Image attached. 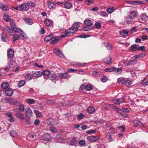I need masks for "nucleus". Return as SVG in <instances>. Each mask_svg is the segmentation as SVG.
I'll use <instances>...</instances> for the list:
<instances>
[{"label": "nucleus", "instance_id": "f257e3e1", "mask_svg": "<svg viewBox=\"0 0 148 148\" xmlns=\"http://www.w3.org/2000/svg\"><path fill=\"white\" fill-rule=\"evenodd\" d=\"M10 25L11 28L15 32H19L21 35L25 39L27 38V36L24 34L23 31L20 29L16 27L15 23L14 20H10Z\"/></svg>", "mask_w": 148, "mask_h": 148}, {"label": "nucleus", "instance_id": "f03ea898", "mask_svg": "<svg viewBox=\"0 0 148 148\" xmlns=\"http://www.w3.org/2000/svg\"><path fill=\"white\" fill-rule=\"evenodd\" d=\"M25 116L29 119L32 116V112L29 107H27L25 110Z\"/></svg>", "mask_w": 148, "mask_h": 148}, {"label": "nucleus", "instance_id": "7ed1b4c3", "mask_svg": "<svg viewBox=\"0 0 148 148\" xmlns=\"http://www.w3.org/2000/svg\"><path fill=\"white\" fill-rule=\"evenodd\" d=\"M21 11H27L29 8V6L27 3H25L20 5Z\"/></svg>", "mask_w": 148, "mask_h": 148}, {"label": "nucleus", "instance_id": "20e7f679", "mask_svg": "<svg viewBox=\"0 0 148 148\" xmlns=\"http://www.w3.org/2000/svg\"><path fill=\"white\" fill-rule=\"evenodd\" d=\"M47 123L51 126L56 125L58 124V123L56 122V120L52 118H49L48 119L47 121Z\"/></svg>", "mask_w": 148, "mask_h": 148}, {"label": "nucleus", "instance_id": "39448f33", "mask_svg": "<svg viewBox=\"0 0 148 148\" xmlns=\"http://www.w3.org/2000/svg\"><path fill=\"white\" fill-rule=\"evenodd\" d=\"M87 139L90 142H93L98 140L99 138L97 136H88Z\"/></svg>", "mask_w": 148, "mask_h": 148}, {"label": "nucleus", "instance_id": "423d86ee", "mask_svg": "<svg viewBox=\"0 0 148 148\" xmlns=\"http://www.w3.org/2000/svg\"><path fill=\"white\" fill-rule=\"evenodd\" d=\"M8 57V59H12L14 56V51L13 49H10L9 50L7 53Z\"/></svg>", "mask_w": 148, "mask_h": 148}, {"label": "nucleus", "instance_id": "0eeeda50", "mask_svg": "<svg viewBox=\"0 0 148 148\" xmlns=\"http://www.w3.org/2000/svg\"><path fill=\"white\" fill-rule=\"evenodd\" d=\"M42 139L45 141L49 140L51 139V136L50 134H44L42 137Z\"/></svg>", "mask_w": 148, "mask_h": 148}, {"label": "nucleus", "instance_id": "6e6552de", "mask_svg": "<svg viewBox=\"0 0 148 148\" xmlns=\"http://www.w3.org/2000/svg\"><path fill=\"white\" fill-rule=\"evenodd\" d=\"M60 36H57L54 38L53 37V38L52 39L53 40L51 41L50 43L54 45L57 42L59 41V38L62 37H60Z\"/></svg>", "mask_w": 148, "mask_h": 148}, {"label": "nucleus", "instance_id": "1a4fd4ad", "mask_svg": "<svg viewBox=\"0 0 148 148\" xmlns=\"http://www.w3.org/2000/svg\"><path fill=\"white\" fill-rule=\"evenodd\" d=\"M5 93L6 95L9 96H11L13 93L12 89L11 88H8L5 91Z\"/></svg>", "mask_w": 148, "mask_h": 148}, {"label": "nucleus", "instance_id": "9d476101", "mask_svg": "<svg viewBox=\"0 0 148 148\" xmlns=\"http://www.w3.org/2000/svg\"><path fill=\"white\" fill-rule=\"evenodd\" d=\"M141 20L143 21H146L148 20V16L145 13L141 14L140 16Z\"/></svg>", "mask_w": 148, "mask_h": 148}, {"label": "nucleus", "instance_id": "9b49d317", "mask_svg": "<svg viewBox=\"0 0 148 148\" xmlns=\"http://www.w3.org/2000/svg\"><path fill=\"white\" fill-rule=\"evenodd\" d=\"M65 34H63V35L60 36V37H64L66 36H69L71 34H72L71 32L70 31V29H68L66 30L65 32Z\"/></svg>", "mask_w": 148, "mask_h": 148}, {"label": "nucleus", "instance_id": "f8f14e48", "mask_svg": "<svg viewBox=\"0 0 148 148\" xmlns=\"http://www.w3.org/2000/svg\"><path fill=\"white\" fill-rule=\"evenodd\" d=\"M112 59L110 56L106 57L104 60V61L107 64L109 65L112 63Z\"/></svg>", "mask_w": 148, "mask_h": 148}, {"label": "nucleus", "instance_id": "ddd939ff", "mask_svg": "<svg viewBox=\"0 0 148 148\" xmlns=\"http://www.w3.org/2000/svg\"><path fill=\"white\" fill-rule=\"evenodd\" d=\"M132 18H131L129 16L125 17V20L127 24H130L132 23L133 20Z\"/></svg>", "mask_w": 148, "mask_h": 148}, {"label": "nucleus", "instance_id": "4468645a", "mask_svg": "<svg viewBox=\"0 0 148 148\" xmlns=\"http://www.w3.org/2000/svg\"><path fill=\"white\" fill-rule=\"evenodd\" d=\"M110 107H111L113 110L116 111L118 112L120 114H122V111L121 109L118 108L115 106H114L113 104H110Z\"/></svg>", "mask_w": 148, "mask_h": 148}, {"label": "nucleus", "instance_id": "2eb2a0df", "mask_svg": "<svg viewBox=\"0 0 148 148\" xmlns=\"http://www.w3.org/2000/svg\"><path fill=\"white\" fill-rule=\"evenodd\" d=\"M69 75V73H61L60 74L58 77L62 79H65Z\"/></svg>", "mask_w": 148, "mask_h": 148}, {"label": "nucleus", "instance_id": "dca6fc26", "mask_svg": "<svg viewBox=\"0 0 148 148\" xmlns=\"http://www.w3.org/2000/svg\"><path fill=\"white\" fill-rule=\"evenodd\" d=\"M44 22L45 25L48 27L51 26L52 25L51 21L49 19L45 20Z\"/></svg>", "mask_w": 148, "mask_h": 148}, {"label": "nucleus", "instance_id": "f3484780", "mask_svg": "<svg viewBox=\"0 0 148 148\" xmlns=\"http://www.w3.org/2000/svg\"><path fill=\"white\" fill-rule=\"evenodd\" d=\"M42 75V73L40 71H36L34 73L33 75L34 77L38 78L41 77Z\"/></svg>", "mask_w": 148, "mask_h": 148}, {"label": "nucleus", "instance_id": "a211bd4d", "mask_svg": "<svg viewBox=\"0 0 148 148\" xmlns=\"http://www.w3.org/2000/svg\"><path fill=\"white\" fill-rule=\"evenodd\" d=\"M80 26L79 23L76 22L74 23L72 26V27L76 31L78 30V28Z\"/></svg>", "mask_w": 148, "mask_h": 148}, {"label": "nucleus", "instance_id": "6ab92c4d", "mask_svg": "<svg viewBox=\"0 0 148 148\" xmlns=\"http://www.w3.org/2000/svg\"><path fill=\"white\" fill-rule=\"evenodd\" d=\"M133 19L135 18L137 16V14L134 11H132L130 12V15L129 16Z\"/></svg>", "mask_w": 148, "mask_h": 148}, {"label": "nucleus", "instance_id": "aec40b11", "mask_svg": "<svg viewBox=\"0 0 148 148\" xmlns=\"http://www.w3.org/2000/svg\"><path fill=\"white\" fill-rule=\"evenodd\" d=\"M109 127V129L108 134V135L110 136L114 134L115 131L114 129L112 127Z\"/></svg>", "mask_w": 148, "mask_h": 148}, {"label": "nucleus", "instance_id": "412c9836", "mask_svg": "<svg viewBox=\"0 0 148 148\" xmlns=\"http://www.w3.org/2000/svg\"><path fill=\"white\" fill-rule=\"evenodd\" d=\"M82 87L84 86V89L87 90H90L93 88L92 85L89 84L87 85L86 86H85L84 85H82Z\"/></svg>", "mask_w": 148, "mask_h": 148}, {"label": "nucleus", "instance_id": "4be33fe9", "mask_svg": "<svg viewBox=\"0 0 148 148\" xmlns=\"http://www.w3.org/2000/svg\"><path fill=\"white\" fill-rule=\"evenodd\" d=\"M33 74L31 73H28L25 77V79L27 81L32 79L33 78Z\"/></svg>", "mask_w": 148, "mask_h": 148}, {"label": "nucleus", "instance_id": "5701e85b", "mask_svg": "<svg viewBox=\"0 0 148 148\" xmlns=\"http://www.w3.org/2000/svg\"><path fill=\"white\" fill-rule=\"evenodd\" d=\"M15 115L17 117L20 119L23 120L24 119L23 115L20 112H18L16 113Z\"/></svg>", "mask_w": 148, "mask_h": 148}, {"label": "nucleus", "instance_id": "b1692460", "mask_svg": "<svg viewBox=\"0 0 148 148\" xmlns=\"http://www.w3.org/2000/svg\"><path fill=\"white\" fill-rule=\"evenodd\" d=\"M47 3L48 7L50 9L53 8L56 5V4L52 3L50 1H47Z\"/></svg>", "mask_w": 148, "mask_h": 148}, {"label": "nucleus", "instance_id": "393cba45", "mask_svg": "<svg viewBox=\"0 0 148 148\" xmlns=\"http://www.w3.org/2000/svg\"><path fill=\"white\" fill-rule=\"evenodd\" d=\"M24 19L27 24L31 25L33 23L32 20L30 18H25Z\"/></svg>", "mask_w": 148, "mask_h": 148}, {"label": "nucleus", "instance_id": "a878e982", "mask_svg": "<svg viewBox=\"0 0 148 148\" xmlns=\"http://www.w3.org/2000/svg\"><path fill=\"white\" fill-rule=\"evenodd\" d=\"M84 23L85 24L88 26H90L92 25V22L90 20L87 19L84 21Z\"/></svg>", "mask_w": 148, "mask_h": 148}, {"label": "nucleus", "instance_id": "bb28decb", "mask_svg": "<svg viewBox=\"0 0 148 148\" xmlns=\"http://www.w3.org/2000/svg\"><path fill=\"white\" fill-rule=\"evenodd\" d=\"M52 34H51L46 36L44 38V40L46 41H48L53 38Z\"/></svg>", "mask_w": 148, "mask_h": 148}, {"label": "nucleus", "instance_id": "cd10ccee", "mask_svg": "<svg viewBox=\"0 0 148 148\" xmlns=\"http://www.w3.org/2000/svg\"><path fill=\"white\" fill-rule=\"evenodd\" d=\"M18 110L21 112H23L24 110V108L23 104H20L18 109H16L14 110V111H18Z\"/></svg>", "mask_w": 148, "mask_h": 148}, {"label": "nucleus", "instance_id": "c85d7f7f", "mask_svg": "<svg viewBox=\"0 0 148 148\" xmlns=\"http://www.w3.org/2000/svg\"><path fill=\"white\" fill-rule=\"evenodd\" d=\"M10 134L11 136L15 137L17 135V134L16 132L14 130H12L10 132Z\"/></svg>", "mask_w": 148, "mask_h": 148}, {"label": "nucleus", "instance_id": "c756f323", "mask_svg": "<svg viewBox=\"0 0 148 148\" xmlns=\"http://www.w3.org/2000/svg\"><path fill=\"white\" fill-rule=\"evenodd\" d=\"M64 6L65 8L66 9H70L72 7V5L70 3L66 2L64 4Z\"/></svg>", "mask_w": 148, "mask_h": 148}, {"label": "nucleus", "instance_id": "7c9ffc66", "mask_svg": "<svg viewBox=\"0 0 148 148\" xmlns=\"http://www.w3.org/2000/svg\"><path fill=\"white\" fill-rule=\"evenodd\" d=\"M115 69V67L112 68H107L105 69V71L107 72H114Z\"/></svg>", "mask_w": 148, "mask_h": 148}, {"label": "nucleus", "instance_id": "2f4dec72", "mask_svg": "<svg viewBox=\"0 0 148 148\" xmlns=\"http://www.w3.org/2000/svg\"><path fill=\"white\" fill-rule=\"evenodd\" d=\"M112 101L114 103L117 105H120L121 103L120 99H113Z\"/></svg>", "mask_w": 148, "mask_h": 148}, {"label": "nucleus", "instance_id": "473e14b6", "mask_svg": "<svg viewBox=\"0 0 148 148\" xmlns=\"http://www.w3.org/2000/svg\"><path fill=\"white\" fill-rule=\"evenodd\" d=\"M115 69L114 72L116 73H117L119 74H121L122 72V70L121 68H116L115 67Z\"/></svg>", "mask_w": 148, "mask_h": 148}, {"label": "nucleus", "instance_id": "72a5a7b5", "mask_svg": "<svg viewBox=\"0 0 148 148\" xmlns=\"http://www.w3.org/2000/svg\"><path fill=\"white\" fill-rule=\"evenodd\" d=\"M9 86L8 83L7 82H4L2 83L1 85V88L3 89H6Z\"/></svg>", "mask_w": 148, "mask_h": 148}, {"label": "nucleus", "instance_id": "f704fd0d", "mask_svg": "<svg viewBox=\"0 0 148 148\" xmlns=\"http://www.w3.org/2000/svg\"><path fill=\"white\" fill-rule=\"evenodd\" d=\"M145 56V55L144 54L142 53L138 55H136L133 57L132 58H135V59H136L138 58H143Z\"/></svg>", "mask_w": 148, "mask_h": 148}, {"label": "nucleus", "instance_id": "c9c22d12", "mask_svg": "<svg viewBox=\"0 0 148 148\" xmlns=\"http://www.w3.org/2000/svg\"><path fill=\"white\" fill-rule=\"evenodd\" d=\"M48 77L49 79L52 80L55 79L56 78V76L55 74H50L49 75Z\"/></svg>", "mask_w": 148, "mask_h": 148}, {"label": "nucleus", "instance_id": "e433bc0d", "mask_svg": "<svg viewBox=\"0 0 148 148\" xmlns=\"http://www.w3.org/2000/svg\"><path fill=\"white\" fill-rule=\"evenodd\" d=\"M25 83V81L24 80H21L19 82L18 84V86L19 87H21L24 85Z\"/></svg>", "mask_w": 148, "mask_h": 148}, {"label": "nucleus", "instance_id": "4c0bfd02", "mask_svg": "<svg viewBox=\"0 0 148 148\" xmlns=\"http://www.w3.org/2000/svg\"><path fill=\"white\" fill-rule=\"evenodd\" d=\"M26 101L28 103L31 104H33L35 102V100L31 99H27Z\"/></svg>", "mask_w": 148, "mask_h": 148}, {"label": "nucleus", "instance_id": "58836bf2", "mask_svg": "<svg viewBox=\"0 0 148 148\" xmlns=\"http://www.w3.org/2000/svg\"><path fill=\"white\" fill-rule=\"evenodd\" d=\"M3 17V19L6 22L8 21L9 20H10V17L8 15L5 14Z\"/></svg>", "mask_w": 148, "mask_h": 148}, {"label": "nucleus", "instance_id": "ea45409f", "mask_svg": "<svg viewBox=\"0 0 148 148\" xmlns=\"http://www.w3.org/2000/svg\"><path fill=\"white\" fill-rule=\"evenodd\" d=\"M114 8L113 7H110L107 9V11L109 13H111L114 10Z\"/></svg>", "mask_w": 148, "mask_h": 148}, {"label": "nucleus", "instance_id": "a19ab883", "mask_svg": "<svg viewBox=\"0 0 148 148\" xmlns=\"http://www.w3.org/2000/svg\"><path fill=\"white\" fill-rule=\"evenodd\" d=\"M95 110V109L92 107L90 106L87 109V111L89 113H92Z\"/></svg>", "mask_w": 148, "mask_h": 148}, {"label": "nucleus", "instance_id": "79ce46f5", "mask_svg": "<svg viewBox=\"0 0 148 148\" xmlns=\"http://www.w3.org/2000/svg\"><path fill=\"white\" fill-rule=\"evenodd\" d=\"M128 31H127V30L120 31H119V33L121 34H122L123 36H124L125 35H126L127 36L128 34Z\"/></svg>", "mask_w": 148, "mask_h": 148}, {"label": "nucleus", "instance_id": "37998d69", "mask_svg": "<svg viewBox=\"0 0 148 148\" xmlns=\"http://www.w3.org/2000/svg\"><path fill=\"white\" fill-rule=\"evenodd\" d=\"M125 81L123 78H119L117 80V82L119 84H124Z\"/></svg>", "mask_w": 148, "mask_h": 148}, {"label": "nucleus", "instance_id": "c03bdc74", "mask_svg": "<svg viewBox=\"0 0 148 148\" xmlns=\"http://www.w3.org/2000/svg\"><path fill=\"white\" fill-rule=\"evenodd\" d=\"M42 75L43 74L45 75H49L50 74V71H49L48 70H45L42 71Z\"/></svg>", "mask_w": 148, "mask_h": 148}, {"label": "nucleus", "instance_id": "a18cd8bd", "mask_svg": "<svg viewBox=\"0 0 148 148\" xmlns=\"http://www.w3.org/2000/svg\"><path fill=\"white\" fill-rule=\"evenodd\" d=\"M142 126L143 124L140 121H137L135 124L134 125V127H137L138 126Z\"/></svg>", "mask_w": 148, "mask_h": 148}, {"label": "nucleus", "instance_id": "49530a36", "mask_svg": "<svg viewBox=\"0 0 148 148\" xmlns=\"http://www.w3.org/2000/svg\"><path fill=\"white\" fill-rule=\"evenodd\" d=\"M131 84V82L130 80H127L125 81L124 84L126 86H130Z\"/></svg>", "mask_w": 148, "mask_h": 148}, {"label": "nucleus", "instance_id": "de8ad7c7", "mask_svg": "<svg viewBox=\"0 0 148 148\" xmlns=\"http://www.w3.org/2000/svg\"><path fill=\"white\" fill-rule=\"evenodd\" d=\"M56 55L58 56L59 57L62 58H64V56L62 53L60 51V52H58L57 53L55 54Z\"/></svg>", "mask_w": 148, "mask_h": 148}, {"label": "nucleus", "instance_id": "09e8293b", "mask_svg": "<svg viewBox=\"0 0 148 148\" xmlns=\"http://www.w3.org/2000/svg\"><path fill=\"white\" fill-rule=\"evenodd\" d=\"M1 38L2 40L3 41H6L8 39L7 36L4 34H2Z\"/></svg>", "mask_w": 148, "mask_h": 148}, {"label": "nucleus", "instance_id": "8fccbe9b", "mask_svg": "<svg viewBox=\"0 0 148 148\" xmlns=\"http://www.w3.org/2000/svg\"><path fill=\"white\" fill-rule=\"evenodd\" d=\"M104 45L105 46L107 47V49L108 50L111 49V45L110 44L108 43L104 42Z\"/></svg>", "mask_w": 148, "mask_h": 148}, {"label": "nucleus", "instance_id": "3c124183", "mask_svg": "<svg viewBox=\"0 0 148 148\" xmlns=\"http://www.w3.org/2000/svg\"><path fill=\"white\" fill-rule=\"evenodd\" d=\"M146 78H144V79L141 82V83L144 86H146L148 84V81H145Z\"/></svg>", "mask_w": 148, "mask_h": 148}, {"label": "nucleus", "instance_id": "603ef678", "mask_svg": "<svg viewBox=\"0 0 148 148\" xmlns=\"http://www.w3.org/2000/svg\"><path fill=\"white\" fill-rule=\"evenodd\" d=\"M101 81L103 82H106L107 81V78L105 76H103L101 77Z\"/></svg>", "mask_w": 148, "mask_h": 148}, {"label": "nucleus", "instance_id": "864d4df0", "mask_svg": "<svg viewBox=\"0 0 148 148\" xmlns=\"http://www.w3.org/2000/svg\"><path fill=\"white\" fill-rule=\"evenodd\" d=\"M34 112L36 115L37 116L40 117L42 115V114L38 111L34 110Z\"/></svg>", "mask_w": 148, "mask_h": 148}, {"label": "nucleus", "instance_id": "5fc2aeb1", "mask_svg": "<svg viewBox=\"0 0 148 148\" xmlns=\"http://www.w3.org/2000/svg\"><path fill=\"white\" fill-rule=\"evenodd\" d=\"M94 2V0H86V3L87 5H90L93 4Z\"/></svg>", "mask_w": 148, "mask_h": 148}, {"label": "nucleus", "instance_id": "6e6d98bb", "mask_svg": "<svg viewBox=\"0 0 148 148\" xmlns=\"http://www.w3.org/2000/svg\"><path fill=\"white\" fill-rule=\"evenodd\" d=\"M0 8L3 10H8V8L6 5H1V6Z\"/></svg>", "mask_w": 148, "mask_h": 148}, {"label": "nucleus", "instance_id": "4d7b16f0", "mask_svg": "<svg viewBox=\"0 0 148 148\" xmlns=\"http://www.w3.org/2000/svg\"><path fill=\"white\" fill-rule=\"evenodd\" d=\"M14 41V42L16 40H18L20 38V36L19 35L16 34L13 35Z\"/></svg>", "mask_w": 148, "mask_h": 148}, {"label": "nucleus", "instance_id": "13d9d810", "mask_svg": "<svg viewBox=\"0 0 148 148\" xmlns=\"http://www.w3.org/2000/svg\"><path fill=\"white\" fill-rule=\"evenodd\" d=\"M138 1H135V5H138L139 4H143L144 3V2L143 1H141L140 0H138ZM146 1H147V0H145Z\"/></svg>", "mask_w": 148, "mask_h": 148}, {"label": "nucleus", "instance_id": "bf43d9fd", "mask_svg": "<svg viewBox=\"0 0 148 148\" xmlns=\"http://www.w3.org/2000/svg\"><path fill=\"white\" fill-rule=\"evenodd\" d=\"M138 50H140L143 51V53H145L146 50L145 47L143 46H140L138 48Z\"/></svg>", "mask_w": 148, "mask_h": 148}, {"label": "nucleus", "instance_id": "052dcab7", "mask_svg": "<svg viewBox=\"0 0 148 148\" xmlns=\"http://www.w3.org/2000/svg\"><path fill=\"white\" fill-rule=\"evenodd\" d=\"M50 130L53 133H56L57 132L56 128L53 127H51L50 128Z\"/></svg>", "mask_w": 148, "mask_h": 148}, {"label": "nucleus", "instance_id": "680f3d73", "mask_svg": "<svg viewBox=\"0 0 148 148\" xmlns=\"http://www.w3.org/2000/svg\"><path fill=\"white\" fill-rule=\"evenodd\" d=\"M95 26L97 29H99L100 28L101 26V23L99 22H97L95 23Z\"/></svg>", "mask_w": 148, "mask_h": 148}, {"label": "nucleus", "instance_id": "e2e57ef3", "mask_svg": "<svg viewBox=\"0 0 148 148\" xmlns=\"http://www.w3.org/2000/svg\"><path fill=\"white\" fill-rule=\"evenodd\" d=\"M132 49L133 51H136L137 50V47L136 44H134L132 45L131 46Z\"/></svg>", "mask_w": 148, "mask_h": 148}, {"label": "nucleus", "instance_id": "0e129e2a", "mask_svg": "<svg viewBox=\"0 0 148 148\" xmlns=\"http://www.w3.org/2000/svg\"><path fill=\"white\" fill-rule=\"evenodd\" d=\"M84 117L83 114L80 113L78 115L77 119L79 120H81Z\"/></svg>", "mask_w": 148, "mask_h": 148}, {"label": "nucleus", "instance_id": "69168bd1", "mask_svg": "<svg viewBox=\"0 0 148 148\" xmlns=\"http://www.w3.org/2000/svg\"><path fill=\"white\" fill-rule=\"evenodd\" d=\"M100 15L103 17L107 16V13L105 12L101 11L100 12Z\"/></svg>", "mask_w": 148, "mask_h": 148}, {"label": "nucleus", "instance_id": "338daca9", "mask_svg": "<svg viewBox=\"0 0 148 148\" xmlns=\"http://www.w3.org/2000/svg\"><path fill=\"white\" fill-rule=\"evenodd\" d=\"M27 3L29 6L30 5L34 7H35V4L31 1H28Z\"/></svg>", "mask_w": 148, "mask_h": 148}, {"label": "nucleus", "instance_id": "774afa93", "mask_svg": "<svg viewBox=\"0 0 148 148\" xmlns=\"http://www.w3.org/2000/svg\"><path fill=\"white\" fill-rule=\"evenodd\" d=\"M77 140V138L76 137H73V138L72 140H71V142L72 143L71 144V145H73L74 144H75V142Z\"/></svg>", "mask_w": 148, "mask_h": 148}]
</instances>
